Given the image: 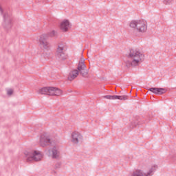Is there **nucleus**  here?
Wrapping results in <instances>:
<instances>
[{
    "label": "nucleus",
    "instance_id": "obj_1",
    "mask_svg": "<svg viewBox=\"0 0 176 176\" xmlns=\"http://www.w3.org/2000/svg\"><path fill=\"white\" fill-rule=\"evenodd\" d=\"M145 56L137 49H131L126 54L128 60L126 61V65L128 68L130 67H138L144 60Z\"/></svg>",
    "mask_w": 176,
    "mask_h": 176
},
{
    "label": "nucleus",
    "instance_id": "obj_2",
    "mask_svg": "<svg viewBox=\"0 0 176 176\" xmlns=\"http://www.w3.org/2000/svg\"><path fill=\"white\" fill-rule=\"evenodd\" d=\"M77 69L78 70H73L69 73L68 76L69 80H74L79 74H81L83 78H86L89 72L86 69V65L85 64V59L83 58L79 61Z\"/></svg>",
    "mask_w": 176,
    "mask_h": 176
},
{
    "label": "nucleus",
    "instance_id": "obj_3",
    "mask_svg": "<svg viewBox=\"0 0 176 176\" xmlns=\"http://www.w3.org/2000/svg\"><path fill=\"white\" fill-rule=\"evenodd\" d=\"M130 28L133 31V34H137V32H140L144 34L148 30V25H146V21L143 20L132 21L129 24Z\"/></svg>",
    "mask_w": 176,
    "mask_h": 176
},
{
    "label": "nucleus",
    "instance_id": "obj_4",
    "mask_svg": "<svg viewBox=\"0 0 176 176\" xmlns=\"http://www.w3.org/2000/svg\"><path fill=\"white\" fill-rule=\"evenodd\" d=\"M24 155H25L26 162H41L43 155L41 153V151L32 150L31 151H25Z\"/></svg>",
    "mask_w": 176,
    "mask_h": 176
},
{
    "label": "nucleus",
    "instance_id": "obj_5",
    "mask_svg": "<svg viewBox=\"0 0 176 176\" xmlns=\"http://www.w3.org/2000/svg\"><path fill=\"white\" fill-rule=\"evenodd\" d=\"M38 94H46L47 96H61L63 91L57 88L52 87H45L38 91Z\"/></svg>",
    "mask_w": 176,
    "mask_h": 176
},
{
    "label": "nucleus",
    "instance_id": "obj_6",
    "mask_svg": "<svg viewBox=\"0 0 176 176\" xmlns=\"http://www.w3.org/2000/svg\"><path fill=\"white\" fill-rule=\"evenodd\" d=\"M49 35L42 34L40 36L39 45L41 49L49 50L50 49V43H49Z\"/></svg>",
    "mask_w": 176,
    "mask_h": 176
},
{
    "label": "nucleus",
    "instance_id": "obj_7",
    "mask_svg": "<svg viewBox=\"0 0 176 176\" xmlns=\"http://www.w3.org/2000/svg\"><path fill=\"white\" fill-rule=\"evenodd\" d=\"M56 57L58 60H67V54H65V44L60 43L58 45Z\"/></svg>",
    "mask_w": 176,
    "mask_h": 176
},
{
    "label": "nucleus",
    "instance_id": "obj_8",
    "mask_svg": "<svg viewBox=\"0 0 176 176\" xmlns=\"http://www.w3.org/2000/svg\"><path fill=\"white\" fill-rule=\"evenodd\" d=\"M12 25H13V16H12L10 14L6 12L3 14V27L6 30H9V28H12Z\"/></svg>",
    "mask_w": 176,
    "mask_h": 176
},
{
    "label": "nucleus",
    "instance_id": "obj_9",
    "mask_svg": "<svg viewBox=\"0 0 176 176\" xmlns=\"http://www.w3.org/2000/svg\"><path fill=\"white\" fill-rule=\"evenodd\" d=\"M155 170H157V165H153L147 173H144L141 170H136L132 173L131 176H151Z\"/></svg>",
    "mask_w": 176,
    "mask_h": 176
},
{
    "label": "nucleus",
    "instance_id": "obj_10",
    "mask_svg": "<svg viewBox=\"0 0 176 176\" xmlns=\"http://www.w3.org/2000/svg\"><path fill=\"white\" fill-rule=\"evenodd\" d=\"M39 144L43 148H45V146H47V145L52 144V139H50V136L47 133L41 134L40 136Z\"/></svg>",
    "mask_w": 176,
    "mask_h": 176
},
{
    "label": "nucleus",
    "instance_id": "obj_11",
    "mask_svg": "<svg viewBox=\"0 0 176 176\" xmlns=\"http://www.w3.org/2000/svg\"><path fill=\"white\" fill-rule=\"evenodd\" d=\"M83 140V136L79 132L74 131L72 133V142L73 144H79Z\"/></svg>",
    "mask_w": 176,
    "mask_h": 176
},
{
    "label": "nucleus",
    "instance_id": "obj_12",
    "mask_svg": "<svg viewBox=\"0 0 176 176\" xmlns=\"http://www.w3.org/2000/svg\"><path fill=\"white\" fill-rule=\"evenodd\" d=\"M49 156L52 159H58L60 157V151L56 146H54L48 150Z\"/></svg>",
    "mask_w": 176,
    "mask_h": 176
},
{
    "label": "nucleus",
    "instance_id": "obj_13",
    "mask_svg": "<svg viewBox=\"0 0 176 176\" xmlns=\"http://www.w3.org/2000/svg\"><path fill=\"white\" fill-rule=\"evenodd\" d=\"M104 98H107V100H121L123 101H126V100H129V96H111V95H107L104 96Z\"/></svg>",
    "mask_w": 176,
    "mask_h": 176
},
{
    "label": "nucleus",
    "instance_id": "obj_14",
    "mask_svg": "<svg viewBox=\"0 0 176 176\" xmlns=\"http://www.w3.org/2000/svg\"><path fill=\"white\" fill-rule=\"evenodd\" d=\"M148 91H151L153 94H157L158 96H162L167 91L164 88H157V87H151L148 89Z\"/></svg>",
    "mask_w": 176,
    "mask_h": 176
},
{
    "label": "nucleus",
    "instance_id": "obj_15",
    "mask_svg": "<svg viewBox=\"0 0 176 176\" xmlns=\"http://www.w3.org/2000/svg\"><path fill=\"white\" fill-rule=\"evenodd\" d=\"M60 30L63 32H67L69 30L70 24L69 21L65 19L60 23Z\"/></svg>",
    "mask_w": 176,
    "mask_h": 176
},
{
    "label": "nucleus",
    "instance_id": "obj_16",
    "mask_svg": "<svg viewBox=\"0 0 176 176\" xmlns=\"http://www.w3.org/2000/svg\"><path fill=\"white\" fill-rule=\"evenodd\" d=\"M174 0H164V5H172Z\"/></svg>",
    "mask_w": 176,
    "mask_h": 176
},
{
    "label": "nucleus",
    "instance_id": "obj_17",
    "mask_svg": "<svg viewBox=\"0 0 176 176\" xmlns=\"http://www.w3.org/2000/svg\"><path fill=\"white\" fill-rule=\"evenodd\" d=\"M56 32L54 30H52L48 35L49 36H56Z\"/></svg>",
    "mask_w": 176,
    "mask_h": 176
},
{
    "label": "nucleus",
    "instance_id": "obj_18",
    "mask_svg": "<svg viewBox=\"0 0 176 176\" xmlns=\"http://www.w3.org/2000/svg\"><path fill=\"white\" fill-rule=\"evenodd\" d=\"M8 96H12L13 94V90L12 89H8L7 91Z\"/></svg>",
    "mask_w": 176,
    "mask_h": 176
},
{
    "label": "nucleus",
    "instance_id": "obj_19",
    "mask_svg": "<svg viewBox=\"0 0 176 176\" xmlns=\"http://www.w3.org/2000/svg\"><path fill=\"white\" fill-rule=\"evenodd\" d=\"M0 12L1 13V14H3V10H2V8L0 7Z\"/></svg>",
    "mask_w": 176,
    "mask_h": 176
}]
</instances>
